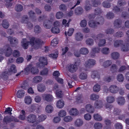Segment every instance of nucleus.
<instances>
[{
  "instance_id": "1",
  "label": "nucleus",
  "mask_w": 129,
  "mask_h": 129,
  "mask_svg": "<svg viewBox=\"0 0 129 129\" xmlns=\"http://www.w3.org/2000/svg\"><path fill=\"white\" fill-rule=\"evenodd\" d=\"M28 38L29 41H27L26 39L23 38L21 42V46L24 49H27L29 44L35 49L41 47L43 41L41 39L32 36L28 37Z\"/></svg>"
},
{
  "instance_id": "2",
  "label": "nucleus",
  "mask_w": 129,
  "mask_h": 129,
  "mask_svg": "<svg viewBox=\"0 0 129 129\" xmlns=\"http://www.w3.org/2000/svg\"><path fill=\"white\" fill-rule=\"evenodd\" d=\"M14 121L16 122H17L18 121V120L16 118L11 116H5L3 120V122L6 124H7Z\"/></svg>"
},
{
  "instance_id": "3",
  "label": "nucleus",
  "mask_w": 129,
  "mask_h": 129,
  "mask_svg": "<svg viewBox=\"0 0 129 129\" xmlns=\"http://www.w3.org/2000/svg\"><path fill=\"white\" fill-rule=\"evenodd\" d=\"M26 120L29 123H35L37 120L36 116L34 114H30L27 116Z\"/></svg>"
},
{
  "instance_id": "4",
  "label": "nucleus",
  "mask_w": 129,
  "mask_h": 129,
  "mask_svg": "<svg viewBox=\"0 0 129 129\" xmlns=\"http://www.w3.org/2000/svg\"><path fill=\"white\" fill-rule=\"evenodd\" d=\"M95 61L93 59H88L85 62L84 66L86 68H90L95 65Z\"/></svg>"
},
{
  "instance_id": "5",
  "label": "nucleus",
  "mask_w": 129,
  "mask_h": 129,
  "mask_svg": "<svg viewBox=\"0 0 129 129\" xmlns=\"http://www.w3.org/2000/svg\"><path fill=\"white\" fill-rule=\"evenodd\" d=\"M122 23V21L121 19H116L114 22V26L115 28H119L121 27Z\"/></svg>"
},
{
  "instance_id": "6",
  "label": "nucleus",
  "mask_w": 129,
  "mask_h": 129,
  "mask_svg": "<svg viewBox=\"0 0 129 129\" xmlns=\"http://www.w3.org/2000/svg\"><path fill=\"white\" fill-rule=\"evenodd\" d=\"M119 88L115 85H112L109 88V90L112 93L115 94L117 93L118 91Z\"/></svg>"
},
{
  "instance_id": "7",
  "label": "nucleus",
  "mask_w": 129,
  "mask_h": 129,
  "mask_svg": "<svg viewBox=\"0 0 129 129\" xmlns=\"http://www.w3.org/2000/svg\"><path fill=\"white\" fill-rule=\"evenodd\" d=\"M78 69V68L74 64H71L69 65L68 67V70L70 72L74 73Z\"/></svg>"
},
{
  "instance_id": "8",
  "label": "nucleus",
  "mask_w": 129,
  "mask_h": 129,
  "mask_svg": "<svg viewBox=\"0 0 129 129\" xmlns=\"http://www.w3.org/2000/svg\"><path fill=\"white\" fill-rule=\"evenodd\" d=\"M8 40L10 42V44L12 45H17L18 42L17 39L15 38L9 37H8Z\"/></svg>"
},
{
  "instance_id": "9",
  "label": "nucleus",
  "mask_w": 129,
  "mask_h": 129,
  "mask_svg": "<svg viewBox=\"0 0 129 129\" xmlns=\"http://www.w3.org/2000/svg\"><path fill=\"white\" fill-rule=\"evenodd\" d=\"M43 25L46 28L50 29L52 27V23L50 21L46 20L44 21Z\"/></svg>"
},
{
  "instance_id": "10",
  "label": "nucleus",
  "mask_w": 129,
  "mask_h": 129,
  "mask_svg": "<svg viewBox=\"0 0 129 129\" xmlns=\"http://www.w3.org/2000/svg\"><path fill=\"white\" fill-rule=\"evenodd\" d=\"M123 43V41L122 40H117L114 41L113 44L114 46L116 48L118 47L121 46Z\"/></svg>"
},
{
  "instance_id": "11",
  "label": "nucleus",
  "mask_w": 129,
  "mask_h": 129,
  "mask_svg": "<svg viewBox=\"0 0 129 129\" xmlns=\"http://www.w3.org/2000/svg\"><path fill=\"white\" fill-rule=\"evenodd\" d=\"M13 50L10 47H8L5 49L4 53L5 56L7 57L10 56L12 54Z\"/></svg>"
},
{
  "instance_id": "12",
  "label": "nucleus",
  "mask_w": 129,
  "mask_h": 129,
  "mask_svg": "<svg viewBox=\"0 0 129 129\" xmlns=\"http://www.w3.org/2000/svg\"><path fill=\"white\" fill-rule=\"evenodd\" d=\"M37 89L38 91L40 92H44L46 89L45 85L43 83H40L38 84Z\"/></svg>"
},
{
  "instance_id": "13",
  "label": "nucleus",
  "mask_w": 129,
  "mask_h": 129,
  "mask_svg": "<svg viewBox=\"0 0 129 129\" xmlns=\"http://www.w3.org/2000/svg\"><path fill=\"white\" fill-rule=\"evenodd\" d=\"M83 12V10L81 7H78L76 8L75 10V14L77 15H79L82 14Z\"/></svg>"
},
{
  "instance_id": "14",
  "label": "nucleus",
  "mask_w": 129,
  "mask_h": 129,
  "mask_svg": "<svg viewBox=\"0 0 129 129\" xmlns=\"http://www.w3.org/2000/svg\"><path fill=\"white\" fill-rule=\"evenodd\" d=\"M74 125L77 127H80L82 126L83 123V121L80 119H76L74 122Z\"/></svg>"
},
{
  "instance_id": "15",
  "label": "nucleus",
  "mask_w": 129,
  "mask_h": 129,
  "mask_svg": "<svg viewBox=\"0 0 129 129\" xmlns=\"http://www.w3.org/2000/svg\"><path fill=\"white\" fill-rule=\"evenodd\" d=\"M85 109L87 112L91 113H93L94 111L93 107L90 104L86 105L85 106Z\"/></svg>"
},
{
  "instance_id": "16",
  "label": "nucleus",
  "mask_w": 129,
  "mask_h": 129,
  "mask_svg": "<svg viewBox=\"0 0 129 129\" xmlns=\"http://www.w3.org/2000/svg\"><path fill=\"white\" fill-rule=\"evenodd\" d=\"M100 51V48L98 47L93 48L92 49V52L91 53V55L92 57H93L95 56V53H99Z\"/></svg>"
},
{
  "instance_id": "17",
  "label": "nucleus",
  "mask_w": 129,
  "mask_h": 129,
  "mask_svg": "<svg viewBox=\"0 0 129 129\" xmlns=\"http://www.w3.org/2000/svg\"><path fill=\"white\" fill-rule=\"evenodd\" d=\"M103 103L101 100L96 101L94 104V107L95 108H100L103 106Z\"/></svg>"
},
{
  "instance_id": "18",
  "label": "nucleus",
  "mask_w": 129,
  "mask_h": 129,
  "mask_svg": "<svg viewBox=\"0 0 129 129\" xmlns=\"http://www.w3.org/2000/svg\"><path fill=\"white\" fill-rule=\"evenodd\" d=\"M39 61L42 65L44 66L45 65L47 64V58L43 57H41L39 59Z\"/></svg>"
},
{
  "instance_id": "19",
  "label": "nucleus",
  "mask_w": 129,
  "mask_h": 129,
  "mask_svg": "<svg viewBox=\"0 0 129 129\" xmlns=\"http://www.w3.org/2000/svg\"><path fill=\"white\" fill-rule=\"evenodd\" d=\"M53 98L52 96L50 94H45V100L48 102H50L53 100Z\"/></svg>"
},
{
  "instance_id": "20",
  "label": "nucleus",
  "mask_w": 129,
  "mask_h": 129,
  "mask_svg": "<svg viewBox=\"0 0 129 129\" xmlns=\"http://www.w3.org/2000/svg\"><path fill=\"white\" fill-rule=\"evenodd\" d=\"M92 5L94 7H97L101 4L100 0H91Z\"/></svg>"
},
{
  "instance_id": "21",
  "label": "nucleus",
  "mask_w": 129,
  "mask_h": 129,
  "mask_svg": "<svg viewBox=\"0 0 129 129\" xmlns=\"http://www.w3.org/2000/svg\"><path fill=\"white\" fill-rule=\"evenodd\" d=\"M83 38V35L80 32L77 33L75 35V39L77 41H81Z\"/></svg>"
},
{
  "instance_id": "22",
  "label": "nucleus",
  "mask_w": 129,
  "mask_h": 129,
  "mask_svg": "<svg viewBox=\"0 0 129 129\" xmlns=\"http://www.w3.org/2000/svg\"><path fill=\"white\" fill-rule=\"evenodd\" d=\"M114 14L111 12H108L105 16L108 19H112L114 18Z\"/></svg>"
},
{
  "instance_id": "23",
  "label": "nucleus",
  "mask_w": 129,
  "mask_h": 129,
  "mask_svg": "<svg viewBox=\"0 0 129 129\" xmlns=\"http://www.w3.org/2000/svg\"><path fill=\"white\" fill-rule=\"evenodd\" d=\"M69 112L71 115L74 116H76L79 113L78 110L74 108L71 109Z\"/></svg>"
},
{
  "instance_id": "24",
  "label": "nucleus",
  "mask_w": 129,
  "mask_h": 129,
  "mask_svg": "<svg viewBox=\"0 0 129 129\" xmlns=\"http://www.w3.org/2000/svg\"><path fill=\"white\" fill-rule=\"evenodd\" d=\"M121 49L124 52H126L129 51V44L126 43L123 44L121 46Z\"/></svg>"
},
{
  "instance_id": "25",
  "label": "nucleus",
  "mask_w": 129,
  "mask_h": 129,
  "mask_svg": "<svg viewBox=\"0 0 129 129\" xmlns=\"http://www.w3.org/2000/svg\"><path fill=\"white\" fill-rule=\"evenodd\" d=\"M117 102L118 104L121 105H123L125 102V100L124 97L120 96L117 98Z\"/></svg>"
},
{
  "instance_id": "26",
  "label": "nucleus",
  "mask_w": 129,
  "mask_h": 129,
  "mask_svg": "<svg viewBox=\"0 0 129 129\" xmlns=\"http://www.w3.org/2000/svg\"><path fill=\"white\" fill-rule=\"evenodd\" d=\"M10 72L9 71H5L2 74V77L5 80H7L8 78V76L10 74Z\"/></svg>"
},
{
  "instance_id": "27",
  "label": "nucleus",
  "mask_w": 129,
  "mask_h": 129,
  "mask_svg": "<svg viewBox=\"0 0 129 129\" xmlns=\"http://www.w3.org/2000/svg\"><path fill=\"white\" fill-rule=\"evenodd\" d=\"M2 25L3 27L5 28H7L9 26L8 21L6 19H4L2 21Z\"/></svg>"
},
{
  "instance_id": "28",
  "label": "nucleus",
  "mask_w": 129,
  "mask_h": 129,
  "mask_svg": "<svg viewBox=\"0 0 129 129\" xmlns=\"http://www.w3.org/2000/svg\"><path fill=\"white\" fill-rule=\"evenodd\" d=\"M32 66V64H30L23 71H22L21 72H23L25 74H28L30 71V69Z\"/></svg>"
},
{
  "instance_id": "29",
  "label": "nucleus",
  "mask_w": 129,
  "mask_h": 129,
  "mask_svg": "<svg viewBox=\"0 0 129 129\" xmlns=\"http://www.w3.org/2000/svg\"><path fill=\"white\" fill-rule=\"evenodd\" d=\"M112 63V60H108L105 61L103 63V66L105 68H107L110 66Z\"/></svg>"
},
{
  "instance_id": "30",
  "label": "nucleus",
  "mask_w": 129,
  "mask_h": 129,
  "mask_svg": "<svg viewBox=\"0 0 129 129\" xmlns=\"http://www.w3.org/2000/svg\"><path fill=\"white\" fill-rule=\"evenodd\" d=\"M53 108L51 105H47L45 108L46 112L48 113H51L53 110Z\"/></svg>"
},
{
  "instance_id": "31",
  "label": "nucleus",
  "mask_w": 129,
  "mask_h": 129,
  "mask_svg": "<svg viewBox=\"0 0 129 129\" xmlns=\"http://www.w3.org/2000/svg\"><path fill=\"white\" fill-rule=\"evenodd\" d=\"M118 69L117 66L114 64H112L110 68L111 71L113 73L116 72Z\"/></svg>"
},
{
  "instance_id": "32",
  "label": "nucleus",
  "mask_w": 129,
  "mask_h": 129,
  "mask_svg": "<svg viewBox=\"0 0 129 129\" xmlns=\"http://www.w3.org/2000/svg\"><path fill=\"white\" fill-rule=\"evenodd\" d=\"M84 8L86 11L92 9V6L89 3V1H86L85 2Z\"/></svg>"
},
{
  "instance_id": "33",
  "label": "nucleus",
  "mask_w": 129,
  "mask_h": 129,
  "mask_svg": "<svg viewBox=\"0 0 129 129\" xmlns=\"http://www.w3.org/2000/svg\"><path fill=\"white\" fill-rule=\"evenodd\" d=\"M89 26L92 28H95L98 26L96 21H91L89 22Z\"/></svg>"
},
{
  "instance_id": "34",
  "label": "nucleus",
  "mask_w": 129,
  "mask_h": 129,
  "mask_svg": "<svg viewBox=\"0 0 129 129\" xmlns=\"http://www.w3.org/2000/svg\"><path fill=\"white\" fill-rule=\"evenodd\" d=\"M64 105L63 101L60 100L58 101L56 103V105L58 108H62Z\"/></svg>"
},
{
  "instance_id": "35",
  "label": "nucleus",
  "mask_w": 129,
  "mask_h": 129,
  "mask_svg": "<svg viewBox=\"0 0 129 129\" xmlns=\"http://www.w3.org/2000/svg\"><path fill=\"white\" fill-rule=\"evenodd\" d=\"M42 80V78L40 76H36L33 79V82L34 83H38L40 82Z\"/></svg>"
},
{
  "instance_id": "36",
  "label": "nucleus",
  "mask_w": 129,
  "mask_h": 129,
  "mask_svg": "<svg viewBox=\"0 0 129 129\" xmlns=\"http://www.w3.org/2000/svg\"><path fill=\"white\" fill-rule=\"evenodd\" d=\"M24 92L22 90H19L18 91L17 93V97L20 98H21L24 95Z\"/></svg>"
},
{
  "instance_id": "37",
  "label": "nucleus",
  "mask_w": 129,
  "mask_h": 129,
  "mask_svg": "<svg viewBox=\"0 0 129 129\" xmlns=\"http://www.w3.org/2000/svg\"><path fill=\"white\" fill-rule=\"evenodd\" d=\"M111 56L113 59H116L119 58V54L117 52H114L111 53Z\"/></svg>"
},
{
  "instance_id": "38",
  "label": "nucleus",
  "mask_w": 129,
  "mask_h": 129,
  "mask_svg": "<svg viewBox=\"0 0 129 129\" xmlns=\"http://www.w3.org/2000/svg\"><path fill=\"white\" fill-rule=\"evenodd\" d=\"M101 90V86L100 85L96 84L93 87V90L95 92H98Z\"/></svg>"
},
{
  "instance_id": "39",
  "label": "nucleus",
  "mask_w": 129,
  "mask_h": 129,
  "mask_svg": "<svg viewBox=\"0 0 129 129\" xmlns=\"http://www.w3.org/2000/svg\"><path fill=\"white\" fill-rule=\"evenodd\" d=\"M123 35L124 34L122 31H118L114 34V36L115 37L119 38L122 37Z\"/></svg>"
},
{
  "instance_id": "40",
  "label": "nucleus",
  "mask_w": 129,
  "mask_h": 129,
  "mask_svg": "<svg viewBox=\"0 0 129 129\" xmlns=\"http://www.w3.org/2000/svg\"><path fill=\"white\" fill-rule=\"evenodd\" d=\"M90 99L93 101L96 100L99 98V95L94 93L91 94L90 96Z\"/></svg>"
},
{
  "instance_id": "41",
  "label": "nucleus",
  "mask_w": 129,
  "mask_h": 129,
  "mask_svg": "<svg viewBox=\"0 0 129 129\" xmlns=\"http://www.w3.org/2000/svg\"><path fill=\"white\" fill-rule=\"evenodd\" d=\"M32 100L30 96H26L25 98V103L27 104H30L31 103Z\"/></svg>"
},
{
  "instance_id": "42",
  "label": "nucleus",
  "mask_w": 129,
  "mask_h": 129,
  "mask_svg": "<svg viewBox=\"0 0 129 129\" xmlns=\"http://www.w3.org/2000/svg\"><path fill=\"white\" fill-rule=\"evenodd\" d=\"M9 71L10 73H16L17 71L16 66L14 64H12L10 66V68Z\"/></svg>"
},
{
  "instance_id": "43",
  "label": "nucleus",
  "mask_w": 129,
  "mask_h": 129,
  "mask_svg": "<svg viewBox=\"0 0 129 129\" xmlns=\"http://www.w3.org/2000/svg\"><path fill=\"white\" fill-rule=\"evenodd\" d=\"M80 53L83 55H86L88 53V49L85 48H82L80 49Z\"/></svg>"
},
{
  "instance_id": "44",
  "label": "nucleus",
  "mask_w": 129,
  "mask_h": 129,
  "mask_svg": "<svg viewBox=\"0 0 129 129\" xmlns=\"http://www.w3.org/2000/svg\"><path fill=\"white\" fill-rule=\"evenodd\" d=\"M34 31L36 34H39L41 31V27L38 25H36L34 28Z\"/></svg>"
},
{
  "instance_id": "45",
  "label": "nucleus",
  "mask_w": 129,
  "mask_h": 129,
  "mask_svg": "<svg viewBox=\"0 0 129 129\" xmlns=\"http://www.w3.org/2000/svg\"><path fill=\"white\" fill-rule=\"evenodd\" d=\"M93 117L95 120L98 121H101L102 120V117L98 113L94 114Z\"/></svg>"
},
{
  "instance_id": "46",
  "label": "nucleus",
  "mask_w": 129,
  "mask_h": 129,
  "mask_svg": "<svg viewBox=\"0 0 129 129\" xmlns=\"http://www.w3.org/2000/svg\"><path fill=\"white\" fill-rule=\"evenodd\" d=\"M23 7L20 4H17L15 7V10L17 12H20L23 10Z\"/></svg>"
},
{
  "instance_id": "47",
  "label": "nucleus",
  "mask_w": 129,
  "mask_h": 129,
  "mask_svg": "<svg viewBox=\"0 0 129 129\" xmlns=\"http://www.w3.org/2000/svg\"><path fill=\"white\" fill-rule=\"evenodd\" d=\"M104 36L105 35L104 34L100 33L94 36L93 38L96 41L99 39H100L101 38H103Z\"/></svg>"
},
{
  "instance_id": "48",
  "label": "nucleus",
  "mask_w": 129,
  "mask_h": 129,
  "mask_svg": "<svg viewBox=\"0 0 129 129\" xmlns=\"http://www.w3.org/2000/svg\"><path fill=\"white\" fill-rule=\"evenodd\" d=\"M103 6L106 8H109L111 6V5L109 2L107 1L103 2L102 3Z\"/></svg>"
},
{
  "instance_id": "49",
  "label": "nucleus",
  "mask_w": 129,
  "mask_h": 129,
  "mask_svg": "<svg viewBox=\"0 0 129 129\" xmlns=\"http://www.w3.org/2000/svg\"><path fill=\"white\" fill-rule=\"evenodd\" d=\"M91 77L93 79L96 77L98 78L99 79L100 78L99 74L96 71H94L93 72L92 74L91 75Z\"/></svg>"
},
{
  "instance_id": "50",
  "label": "nucleus",
  "mask_w": 129,
  "mask_h": 129,
  "mask_svg": "<svg viewBox=\"0 0 129 129\" xmlns=\"http://www.w3.org/2000/svg\"><path fill=\"white\" fill-rule=\"evenodd\" d=\"M28 18L27 15L23 16L21 18V22L22 23L26 24L28 22Z\"/></svg>"
},
{
  "instance_id": "51",
  "label": "nucleus",
  "mask_w": 129,
  "mask_h": 129,
  "mask_svg": "<svg viewBox=\"0 0 129 129\" xmlns=\"http://www.w3.org/2000/svg\"><path fill=\"white\" fill-rule=\"evenodd\" d=\"M97 24L98 25H103L104 22V19L102 17L99 18L97 19V21H96Z\"/></svg>"
},
{
  "instance_id": "52",
  "label": "nucleus",
  "mask_w": 129,
  "mask_h": 129,
  "mask_svg": "<svg viewBox=\"0 0 129 129\" xmlns=\"http://www.w3.org/2000/svg\"><path fill=\"white\" fill-rule=\"evenodd\" d=\"M106 43V40L105 39H100L98 42V45L99 47L104 46Z\"/></svg>"
},
{
  "instance_id": "53",
  "label": "nucleus",
  "mask_w": 129,
  "mask_h": 129,
  "mask_svg": "<svg viewBox=\"0 0 129 129\" xmlns=\"http://www.w3.org/2000/svg\"><path fill=\"white\" fill-rule=\"evenodd\" d=\"M94 14L95 15L100 14L103 12L100 8H98L94 10Z\"/></svg>"
},
{
  "instance_id": "54",
  "label": "nucleus",
  "mask_w": 129,
  "mask_h": 129,
  "mask_svg": "<svg viewBox=\"0 0 129 129\" xmlns=\"http://www.w3.org/2000/svg\"><path fill=\"white\" fill-rule=\"evenodd\" d=\"M87 74L85 73H81L79 76V78L81 80H85L87 78Z\"/></svg>"
},
{
  "instance_id": "55",
  "label": "nucleus",
  "mask_w": 129,
  "mask_h": 129,
  "mask_svg": "<svg viewBox=\"0 0 129 129\" xmlns=\"http://www.w3.org/2000/svg\"><path fill=\"white\" fill-rule=\"evenodd\" d=\"M102 127V124L99 122L96 123L94 125V127L95 129H101Z\"/></svg>"
},
{
  "instance_id": "56",
  "label": "nucleus",
  "mask_w": 129,
  "mask_h": 129,
  "mask_svg": "<svg viewBox=\"0 0 129 129\" xmlns=\"http://www.w3.org/2000/svg\"><path fill=\"white\" fill-rule=\"evenodd\" d=\"M107 102L109 103H112L114 102L115 100L114 97L112 96H109L107 97L106 99Z\"/></svg>"
},
{
  "instance_id": "57",
  "label": "nucleus",
  "mask_w": 129,
  "mask_h": 129,
  "mask_svg": "<svg viewBox=\"0 0 129 129\" xmlns=\"http://www.w3.org/2000/svg\"><path fill=\"white\" fill-rule=\"evenodd\" d=\"M46 117H47L46 115H41L38 117V121L40 122H42L46 118Z\"/></svg>"
},
{
  "instance_id": "58",
  "label": "nucleus",
  "mask_w": 129,
  "mask_h": 129,
  "mask_svg": "<svg viewBox=\"0 0 129 129\" xmlns=\"http://www.w3.org/2000/svg\"><path fill=\"white\" fill-rule=\"evenodd\" d=\"M102 52L105 54H108L109 53V48L107 47H104L101 50Z\"/></svg>"
},
{
  "instance_id": "59",
  "label": "nucleus",
  "mask_w": 129,
  "mask_h": 129,
  "mask_svg": "<svg viewBox=\"0 0 129 129\" xmlns=\"http://www.w3.org/2000/svg\"><path fill=\"white\" fill-rule=\"evenodd\" d=\"M63 15H64L62 12L59 11L56 13V16L57 18L60 19L63 17Z\"/></svg>"
},
{
  "instance_id": "60",
  "label": "nucleus",
  "mask_w": 129,
  "mask_h": 129,
  "mask_svg": "<svg viewBox=\"0 0 129 129\" xmlns=\"http://www.w3.org/2000/svg\"><path fill=\"white\" fill-rule=\"evenodd\" d=\"M114 31V30L112 28H108L105 31V33L107 34H113Z\"/></svg>"
},
{
  "instance_id": "61",
  "label": "nucleus",
  "mask_w": 129,
  "mask_h": 129,
  "mask_svg": "<svg viewBox=\"0 0 129 129\" xmlns=\"http://www.w3.org/2000/svg\"><path fill=\"white\" fill-rule=\"evenodd\" d=\"M117 80L119 82H123L124 80V77L122 74H119L117 76Z\"/></svg>"
},
{
  "instance_id": "62",
  "label": "nucleus",
  "mask_w": 129,
  "mask_h": 129,
  "mask_svg": "<svg viewBox=\"0 0 129 129\" xmlns=\"http://www.w3.org/2000/svg\"><path fill=\"white\" fill-rule=\"evenodd\" d=\"M51 31L52 33L55 34L58 33L59 32V29L58 27H53L51 29Z\"/></svg>"
},
{
  "instance_id": "63",
  "label": "nucleus",
  "mask_w": 129,
  "mask_h": 129,
  "mask_svg": "<svg viewBox=\"0 0 129 129\" xmlns=\"http://www.w3.org/2000/svg\"><path fill=\"white\" fill-rule=\"evenodd\" d=\"M86 42L87 45L89 46L92 45L94 43L93 40L91 38H88L87 39L86 41Z\"/></svg>"
},
{
  "instance_id": "64",
  "label": "nucleus",
  "mask_w": 129,
  "mask_h": 129,
  "mask_svg": "<svg viewBox=\"0 0 129 129\" xmlns=\"http://www.w3.org/2000/svg\"><path fill=\"white\" fill-rule=\"evenodd\" d=\"M114 127L116 129H122L123 126L121 124L117 123L114 124Z\"/></svg>"
}]
</instances>
